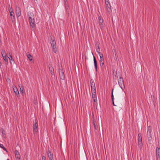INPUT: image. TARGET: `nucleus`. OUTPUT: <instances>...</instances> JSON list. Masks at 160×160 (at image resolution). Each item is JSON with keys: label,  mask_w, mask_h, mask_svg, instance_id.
<instances>
[{"label": "nucleus", "mask_w": 160, "mask_h": 160, "mask_svg": "<svg viewBox=\"0 0 160 160\" xmlns=\"http://www.w3.org/2000/svg\"><path fill=\"white\" fill-rule=\"evenodd\" d=\"M157 160H160V159H157Z\"/></svg>", "instance_id": "obj_39"}, {"label": "nucleus", "mask_w": 160, "mask_h": 160, "mask_svg": "<svg viewBox=\"0 0 160 160\" xmlns=\"http://www.w3.org/2000/svg\"><path fill=\"white\" fill-rule=\"evenodd\" d=\"M49 71L51 73V74L52 76H53L54 77V70L53 68L51 66L50 67L49 66Z\"/></svg>", "instance_id": "obj_13"}, {"label": "nucleus", "mask_w": 160, "mask_h": 160, "mask_svg": "<svg viewBox=\"0 0 160 160\" xmlns=\"http://www.w3.org/2000/svg\"><path fill=\"white\" fill-rule=\"evenodd\" d=\"M99 63L102 68H105V66L104 64V60L99 61Z\"/></svg>", "instance_id": "obj_18"}, {"label": "nucleus", "mask_w": 160, "mask_h": 160, "mask_svg": "<svg viewBox=\"0 0 160 160\" xmlns=\"http://www.w3.org/2000/svg\"><path fill=\"white\" fill-rule=\"evenodd\" d=\"M0 147L1 148H2V149H3L4 150H5V151H6V152H7L6 149L4 147V146L2 144H0Z\"/></svg>", "instance_id": "obj_30"}, {"label": "nucleus", "mask_w": 160, "mask_h": 160, "mask_svg": "<svg viewBox=\"0 0 160 160\" xmlns=\"http://www.w3.org/2000/svg\"><path fill=\"white\" fill-rule=\"evenodd\" d=\"M106 9L108 14H110L112 12V10L111 9V6H106Z\"/></svg>", "instance_id": "obj_15"}, {"label": "nucleus", "mask_w": 160, "mask_h": 160, "mask_svg": "<svg viewBox=\"0 0 160 160\" xmlns=\"http://www.w3.org/2000/svg\"><path fill=\"white\" fill-rule=\"evenodd\" d=\"M50 39L51 41H50V43L52 47L53 52L56 53L57 52V49L56 47V42L54 39H52V37L51 36Z\"/></svg>", "instance_id": "obj_4"}, {"label": "nucleus", "mask_w": 160, "mask_h": 160, "mask_svg": "<svg viewBox=\"0 0 160 160\" xmlns=\"http://www.w3.org/2000/svg\"><path fill=\"white\" fill-rule=\"evenodd\" d=\"M90 83L91 84V88H93L95 87L94 82L93 80L91 79L90 80Z\"/></svg>", "instance_id": "obj_20"}, {"label": "nucleus", "mask_w": 160, "mask_h": 160, "mask_svg": "<svg viewBox=\"0 0 160 160\" xmlns=\"http://www.w3.org/2000/svg\"><path fill=\"white\" fill-rule=\"evenodd\" d=\"M3 59L6 62V64H7L8 63V57H7V56L4 57H3Z\"/></svg>", "instance_id": "obj_26"}, {"label": "nucleus", "mask_w": 160, "mask_h": 160, "mask_svg": "<svg viewBox=\"0 0 160 160\" xmlns=\"http://www.w3.org/2000/svg\"><path fill=\"white\" fill-rule=\"evenodd\" d=\"M138 142H142V135L141 133H139L138 134Z\"/></svg>", "instance_id": "obj_22"}, {"label": "nucleus", "mask_w": 160, "mask_h": 160, "mask_svg": "<svg viewBox=\"0 0 160 160\" xmlns=\"http://www.w3.org/2000/svg\"><path fill=\"white\" fill-rule=\"evenodd\" d=\"M91 92L92 94V93L96 94V91L95 87L91 88Z\"/></svg>", "instance_id": "obj_24"}, {"label": "nucleus", "mask_w": 160, "mask_h": 160, "mask_svg": "<svg viewBox=\"0 0 160 160\" xmlns=\"http://www.w3.org/2000/svg\"><path fill=\"white\" fill-rule=\"evenodd\" d=\"M19 88H20V93L22 94H23V93H25V90H24V87L22 86L21 87H20L19 86Z\"/></svg>", "instance_id": "obj_19"}, {"label": "nucleus", "mask_w": 160, "mask_h": 160, "mask_svg": "<svg viewBox=\"0 0 160 160\" xmlns=\"http://www.w3.org/2000/svg\"><path fill=\"white\" fill-rule=\"evenodd\" d=\"M16 13L17 16L18 17L20 16L21 14V10L20 8L18 7H16Z\"/></svg>", "instance_id": "obj_9"}, {"label": "nucleus", "mask_w": 160, "mask_h": 160, "mask_svg": "<svg viewBox=\"0 0 160 160\" xmlns=\"http://www.w3.org/2000/svg\"><path fill=\"white\" fill-rule=\"evenodd\" d=\"M42 160H46V158L45 156H43L42 158Z\"/></svg>", "instance_id": "obj_36"}, {"label": "nucleus", "mask_w": 160, "mask_h": 160, "mask_svg": "<svg viewBox=\"0 0 160 160\" xmlns=\"http://www.w3.org/2000/svg\"><path fill=\"white\" fill-rule=\"evenodd\" d=\"M93 62L96 71H97V62L96 59L94 56H93Z\"/></svg>", "instance_id": "obj_17"}, {"label": "nucleus", "mask_w": 160, "mask_h": 160, "mask_svg": "<svg viewBox=\"0 0 160 160\" xmlns=\"http://www.w3.org/2000/svg\"><path fill=\"white\" fill-rule=\"evenodd\" d=\"M7 160H9V159H7Z\"/></svg>", "instance_id": "obj_40"}, {"label": "nucleus", "mask_w": 160, "mask_h": 160, "mask_svg": "<svg viewBox=\"0 0 160 160\" xmlns=\"http://www.w3.org/2000/svg\"><path fill=\"white\" fill-rule=\"evenodd\" d=\"M118 82L121 89L123 90L125 88V86L123 79L122 76L119 77V78L118 79Z\"/></svg>", "instance_id": "obj_3"}, {"label": "nucleus", "mask_w": 160, "mask_h": 160, "mask_svg": "<svg viewBox=\"0 0 160 160\" xmlns=\"http://www.w3.org/2000/svg\"><path fill=\"white\" fill-rule=\"evenodd\" d=\"M109 1V0H105V2H108Z\"/></svg>", "instance_id": "obj_37"}, {"label": "nucleus", "mask_w": 160, "mask_h": 160, "mask_svg": "<svg viewBox=\"0 0 160 160\" xmlns=\"http://www.w3.org/2000/svg\"><path fill=\"white\" fill-rule=\"evenodd\" d=\"M92 98L93 99L97 98L96 94L92 93Z\"/></svg>", "instance_id": "obj_33"}, {"label": "nucleus", "mask_w": 160, "mask_h": 160, "mask_svg": "<svg viewBox=\"0 0 160 160\" xmlns=\"http://www.w3.org/2000/svg\"><path fill=\"white\" fill-rule=\"evenodd\" d=\"M98 23L100 29L102 30L103 29L104 25L103 24V20L101 16L98 17Z\"/></svg>", "instance_id": "obj_6"}, {"label": "nucleus", "mask_w": 160, "mask_h": 160, "mask_svg": "<svg viewBox=\"0 0 160 160\" xmlns=\"http://www.w3.org/2000/svg\"><path fill=\"white\" fill-rule=\"evenodd\" d=\"M93 124L94 126V128L95 129H97V127H96V122L95 120H94L93 122Z\"/></svg>", "instance_id": "obj_27"}, {"label": "nucleus", "mask_w": 160, "mask_h": 160, "mask_svg": "<svg viewBox=\"0 0 160 160\" xmlns=\"http://www.w3.org/2000/svg\"><path fill=\"white\" fill-rule=\"evenodd\" d=\"M1 53L2 57H6L7 56L6 53L4 50H2L1 52Z\"/></svg>", "instance_id": "obj_23"}, {"label": "nucleus", "mask_w": 160, "mask_h": 160, "mask_svg": "<svg viewBox=\"0 0 160 160\" xmlns=\"http://www.w3.org/2000/svg\"><path fill=\"white\" fill-rule=\"evenodd\" d=\"M99 56L100 57L99 61L104 60V58H103V55L102 53H99Z\"/></svg>", "instance_id": "obj_25"}, {"label": "nucleus", "mask_w": 160, "mask_h": 160, "mask_svg": "<svg viewBox=\"0 0 160 160\" xmlns=\"http://www.w3.org/2000/svg\"><path fill=\"white\" fill-rule=\"evenodd\" d=\"M48 156L50 160H52L53 159V155L52 152L49 150L48 151Z\"/></svg>", "instance_id": "obj_14"}, {"label": "nucleus", "mask_w": 160, "mask_h": 160, "mask_svg": "<svg viewBox=\"0 0 160 160\" xmlns=\"http://www.w3.org/2000/svg\"><path fill=\"white\" fill-rule=\"evenodd\" d=\"M9 8L10 9V10H9V12L10 13V16H11V18L12 21V22L14 21L15 20V17L14 16V12H13L12 10H11V9H12V8L10 7V5H9Z\"/></svg>", "instance_id": "obj_7"}, {"label": "nucleus", "mask_w": 160, "mask_h": 160, "mask_svg": "<svg viewBox=\"0 0 160 160\" xmlns=\"http://www.w3.org/2000/svg\"><path fill=\"white\" fill-rule=\"evenodd\" d=\"M105 3L106 6H110L111 5L110 2H109V1L105 2Z\"/></svg>", "instance_id": "obj_34"}, {"label": "nucleus", "mask_w": 160, "mask_h": 160, "mask_svg": "<svg viewBox=\"0 0 160 160\" xmlns=\"http://www.w3.org/2000/svg\"><path fill=\"white\" fill-rule=\"evenodd\" d=\"M10 57L8 58L9 60L10 61L11 60H12L13 62H14L13 59H12V55H10L9 56Z\"/></svg>", "instance_id": "obj_35"}, {"label": "nucleus", "mask_w": 160, "mask_h": 160, "mask_svg": "<svg viewBox=\"0 0 160 160\" xmlns=\"http://www.w3.org/2000/svg\"><path fill=\"white\" fill-rule=\"evenodd\" d=\"M27 57L30 61H31L32 60V56L30 54H28L27 55Z\"/></svg>", "instance_id": "obj_29"}, {"label": "nucleus", "mask_w": 160, "mask_h": 160, "mask_svg": "<svg viewBox=\"0 0 160 160\" xmlns=\"http://www.w3.org/2000/svg\"><path fill=\"white\" fill-rule=\"evenodd\" d=\"M97 46H98V45H97ZM96 51L98 53V55H99V53H102L101 52H100V48L98 45V48L96 49Z\"/></svg>", "instance_id": "obj_31"}, {"label": "nucleus", "mask_w": 160, "mask_h": 160, "mask_svg": "<svg viewBox=\"0 0 160 160\" xmlns=\"http://www.w3.org/2000/svg\"><path fill=\"white\" fill-rule=\"evenodd\" d=\"M28 17L30 25L32 28H33L35 26V24L33 13L30 12H28Z\"/></svg>", "instance_id": "obj_1"}, {"label": "nucleus", "mask_w": 160, "mask_h": 160, "mask_svg": "<svg viewBox=\"0 0 160 160\" xmlns=\"http://www.w3.org/2000/svg\"><path fill=\"white\" fill-rule=\"evenodd\" d=\"M138 147L140 149H141L142 148V142H138Z\"/></svg>", "instance_id": "obj_28"}, {"label": "nucleus", "mask_w": 160, "mask_h": 160, "mask_svg": "<svg viewBox=\"0 0 160 160\" xmlns=\"http://www.w3.org/2000/svg\"><path fill=\"white\" fill-rule=\"evenodd\" d=\"M156 155L157 159L160 158V148L158 147L156 148Z\"/></svg>", "instance_id": "obj_10"}, {"label": "nucleus", "mask_w": 160, "mask_h": 160, "mask_svg": "<svg viewBox=\"0 0 160 160\" xmlns=\"http://www.w3.org/2000/svg\"><path fill=\"white\" fill-rule=\"evenodd\" d=\"M59 73L60 78L61 79L64 80L65 79V74L63 70L62 69H59Z\"/></svg>", "instance_id": "obj_8"}, {"label": "nucleus", "mask_w": 160, "mask_h": 160, "mask_svg": "<svg viewBox=\"0 0 160 160\" xmlns=\"http://www.w3.org/2000/svg\"><path fill=\"white\" fill-rule=\"evenodd\" d=\"M113 89H112V95H111V98L112 100V102L113 105V106H116V105L114 104V96L113 95Z\"/></svg>", "instance_id": "obj_21"}, {"label": "nucleus", "mask_w": 160, "mask_h": 160, "mask_svg": "<svg viewBox=\"0 0 160 160\" xmlns=\"http://www.w3.org/2000/svg\"><path fill=\"white\" fill-rule=\"evenodd\" d=\"M13 89L15 95L17 96L19 95V91L16 86H13Z\"/></svg>", "instance_id": "obj_12"}, {"label": "nucleus", "mask_w": 160, "mask_h": 160, "mask_svg": "<svg viewBox=\"0 0 160 160\" xmlns=\"http://www.w3.org/2000/svg\"><path fill=\"white\" fill-rule=\"evenodd\" d=\"M152 129L151 126H148L147 135L148 140L150 142L152 139Z\"/></svg>", "instance_id": "obj_2"}, {"label": "nucleus", "mask_w": 160, "mask_h": 160, "mask_svg": "<svg viewBox=\"0 0 160 160\" xmlns=\"http://www.w3.org/2000/svg\"><path fill=\"white\" fill-rule=\"evenodd\" d=\"M38 131V121L35 119L33 122V131L34 134L37 133Z\"/></svg>", "instance_id": "obj_5"}, {"label": "nucleus", "mask_w": 160, "mask_h": 160, "mask_svg": "<svg viewBox=\"0 0 160 160\" xmlns=\"http://www.w3.org/2000/svg\"><path fill=\"white\" fill-rule=\"evenodd\" d=\"M1 42V40L0 39V42Z\"/></svg>", "instance_id": "obj_41"}, {"label": "nucleus", "mask_w": 160, "mask_h": 160, "mask_svg": "<svg viewBox=\"0 0 160 160\" xmlns=\"http://www.w3.org/2000/svg\"><path fill=\"white\" fill-rule=\"evenodd\" d=\"M2 65V63H1V62H0V67Z\"/></svg>", "instance_id": "obj_38"}, {"label": "nucleus", "mask_w": 160, "mask_h": 160, "mask_svg": "<svg viewBox=\"0 0 160 160\" xmlns=\"http://www.w3.org/2000/svg\"><path fill=\"white\" fill-rule=\"evenodd\" d=\"M100 160L99 159V160Z\"/></svg>", "instance_id": "obj_42"}, {"label": "nucleus", "mask_w": 160, "mask_h": 160, "mask_svg": "<svg viewBox=\"0 0 160 160\" xmlns=\"http://www.w3.org/2000/svg\"><path fill=\"white\" fill-rule=\"evenodd\" d=\"M64 6L65 9L67 10L69 9L68 2L67 0H64Z\"/></svg>", "instance_id": "obj_16"}, {"label": "nucleus", "mask_w": 160, "mask_h": 160, "mask_svg": "<svg viewBox=\"0 0 160 160\" xmlns=\"http://www.w3.org/2000/svg\"><path fill=\"white\" fill-rule=\"evenodd\" d=\"M15 158L17 159H21V156L19 153V152L18 151V150H16L15 151Z\"/></svg>", "instance_id": "obj_11"}, {"label": "nucleus", "mask_w": 160, "mask_h": 160, "mask_svg": "<svg viewBox=\"0 0 160 160\" xmlns=\"http://www.w3.org/2000/svg\"><path fill=\"white\" fill-rule=\"evenodd\" d=\"M93 102H94V103H93L94 105H97V98H95V99H93Z\"/></svg>", "instance_id": "obj_32"}]
</instances>
